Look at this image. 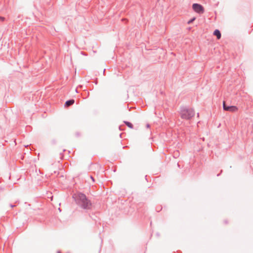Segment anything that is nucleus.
Returning <instances> with one entry per match:
<instances>
[{"label": "nucleus", "instance_id": "1a4fd4ad", "mask_svg": "<svg viewBox=\"0 0 253 253\" xmlns=\"http://www.w3.org/2000/svg\"><path fill=\"white\" fill-rule=\"evenodd\" d=\"M5 18L3 17L0 16V21H4Z\"/></svg>", "mask_w": 253, "mask_h": 253}, {"label": "nucleus", "instance_id": "20e7f679", "mask_svg": "<svg viewBox=\"0 0 253 253\" xmlns=\"http://www.w3.org/2000/svg\"><path fill=\"white\" fill-rule=\"evenodd\" d=\"M223 108L224 110L231 112H235L238 110V108L235 106H227L225 102L223 103Z\"/></svg>", "mask_w": 253, "mask_h": 253}, {"label": "nucleus", "instance_id": "f03ea898", "mask_svg": "<svg viewBox=\"0 0 253 253\" xmlns=\"http://www.w3.org/2000/svg\"><path fill=\"white\" fill-rule=\"evenodd\" d=\"M180 116L181 118L186 120H190L195 115L193 109L187 107L181 108L180 110Z\"/></svg>", "mask_w": 253, "mask_h": 253}, {"label": "nucleus", "instance_id": "f8f14e48", "mask_svg": "<svg viewBox=\"0 0 253 253\" xmlns=\"http://www.w3.org/2000/svg\"><path fill=\"white\" fill-rule=\"evenodd\" d=\"M10 207H11V208H13V207H15V205H10Z\"/></svg>", "mask_w": 253, "mask_h": 253}, {"label": "nucleus", "instance_id": "ddd939ff", "mask_svg": "<svg viewBox=\"0 0 253 253\" xmlns=\"http://www.w3.org/2000/svg\"><path fill=\"white\" fill-rule=\"evenodd\" d=\"M57 253H61L60 251H58Z\"/></svg>", "mask_w": 253, "mask_h": 253}, {"label": "nucleus", "instance_id": "6e6552de", "mask_svg": "<svg viewBox=\"0 0 253 253\" xmlns=\"http://www.w3.org/2000/svg\"><path fill=\"white\" fill-rule=\"evenodd\" d=\"M195 20V18H193L191 19L188 22V24H190L192 23Z\"/></svg>", "mask_w": 253, "mask_h": 253}, {"label": "nucleus", "instance_id": "423d86ee", "mask_svg": "<svg viewBox=\"0 0 253 253\" xmlns=\"http://www.w3.org/2000/svg\"><path fill=\"white\" fill-rule=\"evenodd\" d=\"M213 35L216 36L218 40L221 38V33L218 30H215L213 32Z\"/></svg>", "mask_w": 253, "mask_h": 253}, {"label": "nucleus", "instance_id": "9d476101", "mask_svg": "<svg viewBox=\"0 0 253 253\" xmlns=\"http://www.w3.org/2000/svg\"><path fill=\"white\" fill-rule=\"evenodd\" d=\"M90 178L91 179V180L94 182V178L92 177V176H90Z\"/></svg>", "mask_w": 253, "mask_h": 253}, {"label": "nucleus", "instance_id": "f257e3e1", "mask_svg": "<svg viewBox=\"0 0 253 253\" xmlns=\"http://www.w3.org/2000/svg\"><path fill=\"white\" fill-rule=\"evenodd\" d=\"M76 204L84 210H90L92 208V203L83 193H79L73 196Z\"/></svg>", "mask_w": 253, "mask_h": 253}, {"label": "nucleus", "instance_id": "7ed1b4c3", "mask_svg": "<svg viewBox=\"0 0 253 253\" xmlns=\"http://www.w3.org/2000/svg\"><path fill=\"white\" fill-rule=\"evenodd\" d=\"M192 8L195 12L200 14L203 13L204 11L203 7L198 3H194L192 5Z\"/></svg>", "mask_w": 253, "mask_h": 253}, {"label": "nucleus", "instance_id": "0eeeda50", "mask_svg": "<svg viewBox=\"0 0 253 253\" xmlns=\"http://www.w3.org/2000/svg\"><path fill=\"white\" fill-rule=\"evenodd\" d=\"M125 124L129 128H133V125L131 123L128 122H125Z\"/></svg>", "mask_w": 253, "mask_h": 253}, {"label": "nucleus", "instance_id": "9b49d317", "mask_svg": "<svg viewBox=\"0 0 253 253\" xmlns=\"http://www.w3.org/2000/svg\"><path fill=\"white\" fill-rule=\"evenodd\" d=\"M146 127H147V128L150 127V125H149V124H147V125H146Z\"/></svg>", "mask_w": 253, "mask_h": 253}, {"label": "nucleus", "instance_id": "39448f33", "mask_svg": "<svg viewBox=\"0 0 253 253\" xmlns=\"http://www.w3.org/2000/svg\"><path fill=\"white\" fill-rule=\"evenodd\" d=\"M75 102V100L74 99H70L69 100L65 102V107H69L72 105H73Z\"/></svg>", "mask_w": 253, "mask_h": 253}]
</instances>
